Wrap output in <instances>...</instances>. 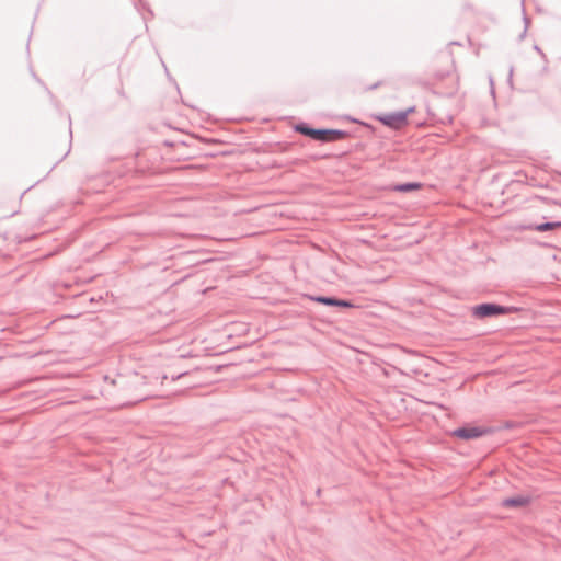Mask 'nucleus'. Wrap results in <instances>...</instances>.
Segmentation results:
<instances>
[{"mask_svg":"<svg viewBox=\"0 0 561 561\" xmlns=\"http://www.w3.org/2000/svg\"><path fill=\"white\" fill-rule=\"evenodd\" d=\"M530 502V499L528 496L524 495H517L504 499L502 502V505L505 507H523L528 505Z\"/></svg>","mask_w":561,"mask_h":561,"instance_id":"6","label":"nucleus"},{"mask_svg":"<svg viewBox=\"0 0 561 561\" xmlns=\"http://www.w3.org/2000/svg\"><path fill=\"white\" fill-rule=\"evenodd\" d=\"M558 225H557V228H561V220L560 221H556Z\"/></svg>","mask_w":561,"mask_h":561,"instance_id":"15","label":"nucleus"},{"mask_svg":"<svg viewBox=\"0 0 561 561\" xmlns=\"http://www.w3.org/2000/svg\"><path fill=\"white\" fill-rule=\"evenodd\" d=\"M103 381L104 383H111V385H115L116 383V380L115 379H110L108 376L106 375H102V374H96L92 377V382L95 383L96 386Z\"/></svg>","mask_w":561,"mask_h":561,"instance_id":"10","label":"nucleus"},{"mask_svg":"<svg viewBox=\"0 0 561 561\" xmlns=\"http://www.w3.org/2000/svg\"><path fill=\"white\" fill-rule=\"evenodd\" d=\"M415 107L411 106L405 111H399L386 114L383 116L378 117V119L387 127L398 128L401 125L405 124L408 121V115L414 112Z\"/></svg>","mask_w":561,"mask_h":561,"instance_id":"3","label":"nucleus"},{"mask_svg":"<svg viewBox=\"0 0 561 561\" xmlns=\"http://www.w3.org/2000/svg\"><path fill=\"white\" fill-rule=\"evenodd\" d=\"M556 204L561 206V202H559V203L556 202Z\"/></svg>","mask_w":561,"mask_h":561,"instance_id":"19","label":"nucleus"},{"mask_svg":"<svg viewBox=\"0 0 561 561\" xmlns=\"http://www.w3.org/2000/svg\"><path fill=\"white\" fill-rule=\"evenodd\" d=\"M490 432H491V430L488 427L473 426V425L467 424L465 426L454 430L451 432V436L463 439V440H470V439L479 438Z\"/></svg>","mask_w":561,"mask_h":561,"instance_id":"2","label":"nucleus"},{"mask_svg":"<svg viewBox=\"0 0 561 561\" xmlns=\"http://www.w3.org/2000/svg\"><path fill=\"white\" fill-rule=\"evenodd\" d=\"M104 391H105L104 388L95 387L94 389H90L87 394H82L81 397L82 398H94L96 396V393L102 394Z\"/></svg>","mask_w":561,"mask_h":561,"instance_id":"11","label":"nucleus"},{"mask_svg":"<svg viewBox=\"0 0 561 561\" xmlns=\"http://www.w3.org/2000/svg\"><path fill=\"white\" fill-rule=\"evenodd\" d=\"M76 298L80 304H83L85 300H87V297L82 294H76V295H72V298Z\"/></svg>","mask_w":561,"mask_h":561,"instance_id":"12","label":"nucleus"},{"mask_svg":"<svg viewBox=\"0 0 561 561\" xmlns=\"http://www.w3.org/2000/svg\"><path fill=\"white\" fill-rule=\"evenodd\" d=\"M536 51L541 54V49L538 46H535Z\"/></svg>","mask_w":561,"mask_h":561,"instance_id":"14","label":"nucleus"},{"mask_svg":"<svg viewBox=\"0 0 561 561\" xmlns=\"http://www.w3.org/2000/svg\"><path fill=\"white\" fill-rule=\"evenodd\" d=\"M76 397H78V394L72 392L71 398L75 399ZM73 402H75V400H72V403Z\"/></svg>","mask_w":561,"mask_h":561,"instance_id":"13","label":"nucleus"},{"mask_svg":"<svg viewBox=\"0 0 561 561\" xmlns=\"http://www.w3.org/2000/svg\"><path fill=\"white\" fill-rule=\"evenodd\" d=\"M294 129H295V131H297L304 136H307L313 140H317V141L325 140L324 131L322 130V128H312L307 123H298L295 125Z\"/></svg>","mask_w":561,"mask_h":561,"instance_id":"5","label":"nucleus"},{"mask_svg":"<svg viewBox=\"0 0 561 561\" xmlns=\"http://www.w3.org/2000/svg\"><path fill=\"white\" fill-rule=\"evenodd\" d=\"M557 222L556 221H546L542 224H530L526 226L527 230H534L538 232H546L557 229Z\"/></svg>","mask_w":561,"mask_h":561,"instance_id":"8","label":"nucleus"},{"mask_svg":"<svg viewBox=\"0 0 561 561\" xmlns=\"http://www.w3.org/2000/svg\"><path fill=\"white\" fill-rule=\"evenodd\" d=\"M324 131V138L322 142H333L337 141L340 139H344L348 136V133L341 129H329V128H322Z\"/></svg>","mask_w":561,"mask_h":561,"instance_id":"7","label":"nucleus"},{"mask_svg":"<svg viewBox=\"0 0 561 561\" xmlns=\"http://www.w3.org/2000/svg\"><path fill=\"white\" fill-rule=\"evenodd\" d=\"M350 121H352L353 123H356L357 121L356 119H353L351 117H347Z\"/></svg>","mask_w":561,"mask_h":561,"instance_id":"17","label":"nucleus"},{"mask_svg":"<svg viewBox=\"0 0 561 561\" xmlns=\"http://www.w3.org/2000/svg\"><path fill=\"white\" fill-rule=\"evenodd\" d=\"M520 311L515 306H501L494 302H483L472 307V316L477 319H486L497 316L512 314Z\"/></svg>","mask_w":561,"mask_h":561,"instance_id":"1","label":"nucleus"},{"mask_svg":"<svg viewBox=\"0 0 561 561\" xmlns=\"http://www.w3.org/2000/svg\"><path fill=\"white\" fill-rule=\"evenodd\" d=\"M524 21H525L526 24L528 23L527 16H524Z\"/></svg>","mask_w":561,"mask_h":561,"instance_id":"16","label":"nucleus"},{"mask_svg":"<svg viewBox=\"0 0 561 561\" xmlns=\"http://www.w3.org/2000/svg\"><path fill=\"white\" fill-rule=\"evenodd\" d=\"M310 300L321 305L340 308H353L354 304L347 299H340L332 296H309Z\"/></svg>","mask_w":561,"mask_h":561,"instance_id":"4","label":"nucleus"},{"mask_svg":"<svg viewBox=\"0 0 561 561\" xmlns=\"http://www.w3.org/2000/svg\"><path fill=\"white\" fill-rule=\"evenodd\" d=\"M421 186H422V184L419 182H407V183L397 184L393 187V190L396 192H400V193H408V192L420 190Z\"/></svg>","mask_w":561,"mask_h":561,"instance_id":"9","label":"nucleus"},{"mask_svg":"<svg viewBox=\"0 0 561 561\" xmlns=\"http://www.w3.org/2000/svg\"><path fill=\"white\" fill-rule=\"evenodd\" d=\"M506 427H507V428L512 427V424H511V423H507V424H506Z\"/></svg>","mask_w":561,"mask_h":561,"instance_id":"18","label":"nucleus"}]
</instances>
